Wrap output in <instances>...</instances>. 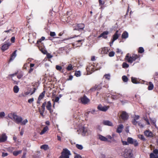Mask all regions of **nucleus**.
Segmentation results:
<instances>
[{"instance_id":"nucleus-1","label":"nucleus","mask_w":158,"mask_h":158,"mask_svg":"<svg viewBox=\"0 0 158 158\" xmlns=\"http://www.w3.org/2000/svg\"><path fill=\"white\" fill-rule=\"evenodd\" d=\"M8 117L17 124L20 123L21 125H25L28 122L27 119L23 120L22 118L17 115L16 114L10 113L8 114Z\"/></svg>"},{"instance_id":"nucleus-2","label":"nucleus","mask_w":158,"mask_h":158,"mask_svg":"<svg viewBox=\"0 0 158 158\" xmlns=\"http://www.w3.org/2000/svg\"><path fill=\"white\" fill-rule=\"evenodd\" d=\"M61 154L59 158H69V156L71 155L70 152L66 149H64Z\"/></svg>"},{"instance_id":"nucleus-3","label":"nucleus","mask_w":158,"mask_h":158,"mask_svg":"<svg viewBox=\"0 0 158 158\" xmlns=\"http://www.w3.org/2000/svg\"><path fill=\"white\" fill-rule=\"evenodd\" d=\"M124 152V156L125 158H131L132 157L133 154L132 151L131 149H126Z\"/></svg>"},{"instance_id":"nucleus-4","label":"nucleus","mask_w":158,"mask_h":158,"mask_svg":"<svg viewBox=\"0 0 158 158\" xmlns=\"http://www.w3.org/2000/svg\"><path fill=\"white\" fill-rule=\"evenodd\" d=\"M139 56L136 55H133L132 56L129 57L128 55H127L126 57L127 61L131 63L133 61H135L137 58H139Z\"/></svg>"},{"instance_id":"nucleus-5","label":"nucleus","mask_w":158,"mask_h":158,"mask_svg":"<svg viewBox=\"0 0 158 158\" xmlns=\"http://www.w3.org/2000/svg\"><path fill=\"white\" fill-rule=\"evenodd\" d=\"M118 31H117L113 35V39L112 41L110 42V46H111V44H113L114 42L117 40L119 34H118Z\"/></svg>"},{"instance_id":"nucleus-6","label":"nucleus","mask_w":158,"mask_h":158,"mask_svg":"<svg viewBox=\"0 0 158 158\" xmlns=\"http://www.w3.org/2000/svg\"><path fill=\"white\" fill-rule=\"evenodd\" d=\"M109 107H110L109 106H102V105H100L98 106V109L100 110L103 111H106L108 109Z\"/></svg>"},{"instance_id":"nucleus-7","label":"nucleus","mask_w":158,"mask_h":158,"mask_svg":"<svg viewBox=\"0 0 158 158\" xmlns=\"http://www.w3.org/2000/svg\"><path fill=\"white\" fill-rule=\"evenodd\" d=\"M81 102L84 104H87L89 101V100L85 96H84L81 98Z\"/></svg>"},{"instance_id":"nucleus-8","label":"nucleus","mask_w":158,"mask_h":158,"mask_svg":"<svg viewBox=\"0 0 158 158\" xmlns=\"http://www.w3.org/2000/svg\"><path fill=\"white\" fill-rule=\"evenodd\" d=\"M85 27V25L83 24H80L77 25V26L76 27L74 28V30H78L83 29Z\"/></svg>"},{"instance_id":"nucleus-9","label":"nucleus","mask_w":158,"mask_h":158,"mask_svg":"<svg viewBox=\"0 0 158 158\" xmlns=\"http://www.w3.org/2000/svg\"><path fill=\"white\" fill-rule=\"evenodd\" d=\"M120 117L123 120H127L128 118V115L125 112L123 111L121 114Z\"/></svg>"},{"instance_id":"nucleus-10","label":"nucleus","mask_w":158,"mask_h":158,"mask_svg":"<svg viewBox=\"0 0 158 158\" xmlns=\"http://www.w3.org/2000/svg\"><path fill=\"white\" fill-rule=\"evenodd\" d=\"M145 135L147 137H152L153 135L152 132L149 130H146L144 132Z\"/></svg>"},{"instance_id":"nucleus-11","label":"nucleus","mask_w":158,"mask_h":158,"mask_svg":"<svg viewBox=\"0 0 158 158\" xmlns=\"http://www.w3.org/2000/svg\"><path fill=\"white\" fill-rule=\"evenodd\" d=\"M7 138V137L5 134H3L0 136V143L3 142L5 141Z\"/></svg>"},{"instance_id":"nucleus-12","label":"nucleus","mask_w":158,"mask_h":158,"mask_svg":"<svg viewBox=\"0 0 158 158\" xmlns=\"http://www.w3.org/2000/svg\"><path fill=\"white\" fill-rule=\"evenodd\" d=\"M82 131V135L83 136L85 135L87 133V128L85 127H82L80 129Z\"/></svg>"},{"instance_id":"nucleus-13","label":"nucleus","mask_w":158,"mask_h":158,"mask_svg":"<svg viewBox=\"0 0 158 158\" xmlns=\"http://www.w3.org/2000/svg\"><path fill=\"white\" fill-rule=\"evenodd\" d=\"M98 138L99 139H100V140L104 141H108V142H111V141H110L109 140H108L107 139L104 137L103 136L101 135H98Z\"/></svg>"},{"instance_id":"nucleus-14","label":"nucleus","mask_w":158,"mask_h":158,"mask_svg":"<svg viewBox=\"0 0 158 158\" xmlns=\"http://www.w3.org/2000/svg\"><path fill=\"white\" fill-rule=\"evenodd\" d=\"M108 33L109 32L108 31H105L102 33L98 37L100 38L101 37H103L104 39H106L107 38L106 35H107Z\"/></svg>"},{"instance_id":"nucleus-15","label":"nucleus","mask_w":158,"mask_h":158,"mask_svg":"<svg viewBox=\"0 0 158 158\" xmlns=\"http://www.w3.org/2000/svg\"><path fill=\"white\" fill-rule=\"evenodd\" d=\"M139 118V115H135L134 118L133 120L132 121L133 124L134 125H137L138 122L136 121V120L138 119Z\"/></svg>"},{"instance_id":"nucleus-16","label":"nucleus","mask_w":158,"mask_h":158,"mask_svg":"<svg viewBox=\"0 0 158 158\" xmlns=\"http://www.w3.org/2000/svg\"><path fill=\"white\" fill-rule=\"evenodd\" d=\"M123 128V126L122 124H120L118 126L117 130V132L118 133H121L122 132V129Z\"/></svg>"},{"instance_id":"nucleus-17","label":"nucleus","mask_w":158,"mask_h":158,"mask_svg":"<svg viewBox=\"0 0 158 158\" xmlns=\"http://www.w3.org/2000/svg\"><path fill=\"white\" fill-rule=\"evenodd\" d=\"M10 44L8 43V44H5L3 45L2 46V50L5 51L9 47V46L10 45Z\"/></svg>"},{"instance_id":"nucleus-18","label":"nucleus","mask_w":158,"mask_h":158,"mask_svg":"<svg viewBox=\"0 0 158 158\" xmlns=\"http://www.w3.org/2000/svg\"><path fill=\"white\" fill-rule=\"evenodd\" d=\"M46 107L47 109L50 111V112H51L52 105L50 101L48 102Z\"/></svg>"},{"instance_id":"nucleus-19","label":"nucleus","mask_w":158,"mask_h":158,"mask_svg":"<svg viewBox=\"0 0 158 158\" xmlns=\"http://www.w3.org/2000/svg\"><path fill=\"white\" fill-rule=\"evenodd\" d=\"M128 33L126 31H124L122 35V39H126L128 37Z\"/></svg>"},{"instance_id":"nucleus-20","label":"nucleus","mask_w":158,"mask_h":158,"mask_svg":"<svg viewBox=\"0 0 158 158\" xmlns=\"http://www.w3.org/2000/svg\"><path fill=\"white\" fill-rule=\"evenodd\" d=\"M22 152V150H19L17 151H14L13 152V155L15 156H17L20 154H21Z\"/></svg>"},{"instance_id":"nucleus-21","label":"nucleus","mask_w":158,"mask_h":158,"mask_svg":"<svg viewBox=\"0 0 158 158\" xmlns=\"http://www.w3.org/2000/svg\"><path fill=\"white\" fill-rule=\"evenodd\" d=\"M103 123L104 125L111 126L112 125V123L109 121H103Z\"/></svg>"},{"instance_id":"nucleus-22","label":"nucleus","mask_w":158,"mask_h":158,"mask_svg":"<svg viewBox=\"0 0 158 158\" xmlns=\"http://www.w3.org/2000/svg\"><path fill=\"white\" fill-rule=\"evenodd\" d=\"M45 93V91H44L42 93H41L39 96L38 99L39 100H41L44 96V95Z\"/></svg>"},{"instance_id":"nucleus-23","label":"nucleus","mask_w":158,"mask_h":158,"mask_svg":"<svg viewBox=\"0 0 158 158\" xmlns=\"http://www.w3.org/2000/svg\"><path fill=\"white\" fill-rule=\"evenodd\" d=\"M134 140L132 138L130 137H128L127 139V141L128 143L132 144L134 142Z\"/></svg>"},{"instance_id":"nucleus-24","label":"nucleus","mask_w":158,"mask_h":158,"mask_svg":"<svg viewBox=\"0 0 158 158\" xmlns=\"http://www.w3.org/2000/svg\"><path fill=\"white\" fill-rule=\"evenodd\" d=\"M48 129V127L47 126L45 127L42 131L40 133V134L42 135L44 134Z\"/></svg>"},{"instance_id":"nucleus-25","label":"nucleus","mask_w":158,"mask_h":158,"mask_svg":"<svg viewBox=\"0 0 158 158\" xmlns=\"http://www.w3.org/2000/svg\"><path fill=\"white\" fill-rule=\"evenodd\" d=\"M149 85L148 87V89L149 90H151L153 89L154 86L152 83L150 82H149Z\"/></svg>"},{"instance_id":"nucleus-26","label":"nucleus","mask_w":158,"mask_h":158,"mask_svg":"<svg viewBox=\"0 0 158 158\" xmlns=\"http://www.w3.org/2000/svg\"><path fill=\"white\" fill-rule=\"evenodd\" d=\"M14 91L15 93H17L19 90V88L17 85H15L13 88Z\"/></svg>"},{"instance_id":"nucleus-27","label":"nucleus","mask_w":158,"mask_h":158,"mask_svg":"<svg viewBox=\"0 0 158 158\" xmlns=\"http://www.w3.org/2000/svg\"><path fill=\"white\" fill-rule=\"evenodd\" d=\"M106 138L108 140H109L111 142H113L114 141V139L113 138H112L110 135H108L106 136Z\"/></svg>"},{"instance_id":"nucleus-28","label":"nucleus","mask_w":158,"mask_h":158,"mask_svg":"<svg viewBox=\"0 0 158 158\" xmlns=\"http://www.w3.org/2000/svg\"><path fill=\"white\" fill-rule=\"evenodd\" d=\"M40 148L41 149H43L45 150H46L48 149V145H44L41 146L40 147Z\"/></svg>"},{"instance_id":"nucleus-29","label":"nucleus","mask_w":158,"mask_h":158,"mask_svg":"<svg viewBox=\"0 0 158 158\" xmlns=\"http://www.w3.org/2000/svg\"><path fill=\"white\" fill-rule=\"evenodd\" d=\"M150 158H158L157 155H155L153 153H151L150 155Z\"/></svg>"},{"instance_id":"nucleus-30","label":"nucleus","mask_w":158,"mask_h":158,"mask_svg":"<svg viewBox=\"0 0 158 158\" xmlns=\"http://www.w3.org/2000/svg\"><path fill=\"white\" fill-rule=\"evenodd\" d=\"M16 51H17V50L13 52V53L12 54L11 56V58L10 59V60H9L10 61H11L13 60L12 57L13 56H16V55L15 53H16Z\"/></svg>"},{"instance_id":"nucleus-31","label":"nucleus","mask_w":158,"mask_h":158,"mask_svg":"<svg viewBox=\"0 0 158 158\" xmlns=\"http://www.w3.org/2000/svg\"><path fill=\"white\" fill-rule=\"evenodd\" d=\"M46 105V102H44L41 106V110H45V106Z\"/></svg>"},{"instance_id":"nucleus-32","label":"nucleus","mask_w":158,"mask_h":158,"mask_svg":"<svg viewBox=\"0 0 158 158\" xmlns=\"http://www.w3.org/2000/svg\"><path fill=\"white\" fill-rule=\"evenodd\" d=\"M122 79L123 81L125 82H127L128 80L127 77L125 76H123Z\"/></svg>"},{"instance_id":"nucleus-33","label":"nucleus","mask_w":158,"mask_h":158,"mask_svg":"<svg viewBox=\"0 0 158 158\" xmlns=\"http://www.w3.org/2000/svg\"><path fill=\"white\" fill-rule=\"evenodd\" d=\"M144 51L143 48L142 47H140L139 49L138 52L140 53H143Z\"/></svg>"},{"instance_id":"nucleus-34","label":"nucleus","mask_w":158,"mask_h":158,"mask_svg":"<svg viewBox=\"0 0 158 158\" xmlns=\"http://www.w3.org/2000/svg\"><path fill=\"white\" fill-rule=\"evenodd\" d=\"M59 100V98L58 97H56V98H55V99L54 100V99H52V100L54 102H58ZM54 105H53V106H54Z\"/></svg>"},{"instance_id":"nucleus-35","label":"nucleus","mask_w":158,"mask_h":158,"mask_svg":"<svg viewBox=\"0 0 158 158\" xmlns=\"http://www.w3.org/2000/svg\"><path fill=\"white\" fill-rule=\"evenodd\" d=\"M81 73L80 71H76L75 73V75L77 77H78L80 76Z\"/></svg>"},{"instance_id":"nucleus-36","label":"nucleus","mask_w":158,"mask_h":158,"mask_svg":"<svg viewBox=\"0 0 158 158\" xmlns=\"http://www.w3.org/2000/svg\"><path fill=\"white\" fill-rule=\"evenodd\" d=\"M76 147L78 149L81 150L83 149V147L81 145H79V144H76Z\"/></svg>"},{"instance_id":"nucleus-37","label":"nucleus","mask_w":158,"mask_h":158,"mask_svg":"<svg viewBox=\"0 0 158 158\" xmlns=\"http://www.w3.org/2000/svg\"><path fill=\"white\" fill-rule=\"evenodd\" d=\"M138 137L140 139L143 140H145V139L143 136V135H139L138 136Z\"/></svg>"},{"instance_id":"nucleus-38","label":"nucleus","mask_w":158,"mask_h":158,"mask_svg":"<svg viewBox=\"0 0 158 158\" xmlns=\"http://www.w3.org/2000/svg\"><path fill=\"white\" fill-rule=\"evenodd\" d=\"M123 67L124 68H128L129 67V65L126 63H123Z\"/></svg>"},{"instance_id":"nucleus-39","label":"nucleus","mask_w":158,"mask_h":158,"mask_svg":"<svg viewBox=\"0 0 158 158\" xmlns=\"http://www.w3.org/2000/svg\"><path fill=\"white\" fill-rule=\"evenodd\" d=\"M5 115V114L4 112H0V118H3L4 117Z\"/></svg>"},{"instance_id":"nucleus-40","label":"nucleus","mask_w":158,"mask_h":158,"mask_svg":"<svg viewBox=\"0 0 158 158\" xmlns=\"http://www.w3.org/2000/svg\"><path fill=\"white\" fill-rule=\"evenodd\" d=\"M72 69V66L71 64H70L69 65L67 68V69L68 70H71Z\"/></svg>"},{"instance_id":"nucleus-41","label":"nucleus","mask_w":158,"mask_h":158,"mask_svg":"<svg viewBox=\"0 0 158 158\" xmlns=\"http://www.w3.org/2000/svg\"><path fill=\"white\" fill-rule=\"evenodd\" d=\"M105 78L109 80L110 79V75L109 74H106L104 75Z\"/></svg>"},{"instance_id":"nucleus-42","label":"nucleus","mask_w":158,"mask_h":158,"mask_svg":"<svg viewBox=\"0 0 158 158\" xmlns=\"http://www.w3.org/2000/svg\"><path fill=\"white\" fill-rule=\"evenodd\" d=\"M114 55V53L113 52H110L109 53V56L110 57L113 56Z\"/></svg>"},{"instance_id":"nucleus-43","label":"nucleus","mask_w":158,"mask_h":158,"mask_svg":"<svg viewBox=\"0 0 158 158\" xmlns=\"http://www.w3.org/2000/svg\"><path fill=\"white\" fill-rule=\"evenodd\" d=\"M56 69L58 70H60L62 69V67L59 65H56Z\"/></svg>"},{"instance_id":"nucleus-44","label":"nucleus","mask_w":158,"mask_h":158,"mask_svg":"<svg viewBox=\"0 0 158 158\" xmlns=\"http://www.w3.org/2000/svg\"><path fill=\"white\" fill-rule=\"evenodd\" d=\"M131 81L134 83H137V82L135 79L133 77L131 78Z\"/></svg>"},{"instance_id":"nucleus-45","label":"nucleus","mask_w":158,"mask_h":158,"mask_svg":"<svg viewBox=\"0 0 158 158\" xmlns=\"http://www.w3.org/2000/svg\"><path fill=\"white\" fill-rule=\"evenodd\" d=\"M132 144H134L135 146H136L138 145V143L137 140H134Z\"/></svg>"},{"instance_id":"nucleus-46","label":"nucleus","mask_w":158,"mask_h":158,"mask_svg":"<svg viewBox=\"0 0 158 158\" xmlns=\"http://www.w3.org/2000/svg\"><path fill=\"white\" fill-rule=\"evenodd\" d=\"M50 35L51 36H54L56 35V33L54 32H50Z\"/></svg>"},{"instance_id":"nucleus-47","label":"nucleus","mask_w":158,"mask_h":158,"mask_svg":"<svg viewBox=\"0 0 158 158\" xmlns=\"http://www.w3.org/2000/svg\"><path fill=\"white\" fill-rule=\"evenodd\" d=\"M34 101V99L33 98H31L29 99L28 100V102L30 103H32Z\"/></svg>"},{"instance_id":"nucleus-48","label":"nucleus","mask_w":158,"mask_h":158,"mask_svg":"<svg viewBox=\"0 0 158 158\" xmlns=\"http://www.w3.org/2000/svg\"><path fill=\"white\" fill-rule=\"evenodd\" d=\"M137 124H138V125L141 127H144L143 125H142L140 123H139V122H138V123H137Z\"/></svg>"},{"instance_id":"nucleus-49","label":"nucleus","mask_w":158,"mask_h":158,"mask_svg":"<svg viewBox=\"0 0 158 158\" xmlns=\"http://www.w3.org/2000/svg\"><path fill=\"white\" fill-rule=\"evenodd\" d=\"M8 155V154L7 153H4V152H2V156L4 157L5 156H7Z\"/></svg>"},{"instance_id":"nucleus-50","label":"nucleus","mask_w":158,"mask_h":158,"mask_svg":"<svg viewBox=\"0 0 158 158\" xmlns=\"http://www.w3.org/2000/svg\"><path fill=\"white\" fill-rule=\"evenodd\" d=\"M45 110H42L41 109V110L39 109V111L40 112V114L42 116H43V114Z\"/></svg>"},{"instance_id":"nucleus-51","label":"nucleus","mask_w":158,"mask_h":158,"mask_svg":"<svg viewBox=\"0 0 158 158\" xmlns=\"http://www.w3.org/2000/svg\"><path fill=\"white\" fill-rule=\"evenodd\" d=\"M153 152L154 154L156 155L158 154V150L156 149H155L153 150Z\"/></svg>"},{"instance_id":"nucleus-52","label":"nucleus","mask_w":158,"mask_h":158,"mask_svg":"<svg viewBox=\"0 0 158 158\" xmlns=\"http://www.w3.org/2000/svg\"><path fill=\"white\" fill-rule=\"evenodd\" d=\"M99 3L100 5H103L104 4V2L102 0H99Z\"/></svg>"},{"instance_id":"nucleus-53","label":"nucleus","mask_w":158,"mask_h":158,"mask_svg":"<svg viewBox=\"0 0 158 158\" xmlns=\"http://www.w3.org/2000/svg\"><path fill=\"white\" fill-rule=\"evenodd\" d=\"M47 56L48 58H51L52 57V56L49 53L47 54Z\"/></svg>"},{"instance_id":"nucleus-54","label":"nucleus","mask_w":158,"mask_h":158,"mask_svg":"<svg viewBox=\"0 0 158 158\" xmlns=\"http://www.w3.org/2000/svg\"><path fill=\"white\" fill-rule=\"evenodd\" d=\"M122 142L123 145H128V142L126 141H122Z\"/></svg>"},{"instance_id":"nucleus-55","label":"nucleus","mask_w":158,"mask_h":158,"mask_svg":"<svg viewBox=\"0 0 158 158\" xmlns=\"http://www.w3.org/2000/svg\"><path fill=\"white\" fill-rule=\"evenodd\" d=\"M151 120L152 122V123L153 124H155L156 122V121L155 119L152 120L151 119Z\"/></svg>"},{"instance_id":"nucleus-56","label":"nucleus","mask_w":158,"mask_h":158,"mask_svg":"<svg viewBox=\"0 0 158 158\" xmlns=\"http://www.w3.org/2000/svg\"><path fill=\"white\" fill-rule=\"evenodd\" d=\"M15 40V37H12L11 39V41L12 42H14Z\"/></svg>"},{"instance_id":"nucleus-57","label":"nucleus","mask_w":158,"mask_h":158,"mask_svg":"<svg viewBox=\"0 0 158 158\" xmlns=\"http://www.w3.org/2000/svg\"><path fill=\"white\" fill-rule=\"evenodd\" d=\"M33 69L32 68H31L30 69V70L28 72V73H31L32 72V71H33Z\"/></svg>"},{"instance_id":"nucleus-58","label":"nucleus","mask_w":158,"mask_h":158,"mask_svg":"<svg viewBox=\"0 0 158 158\" xmlns=\"http://www.w3.org/2000/svg\"><path fill=\"white\" fill-rule=\"evenodd\" d=\"M26 153H23V156H22L21 158H26Z\"/></svg>"},{"instance_id":"nucleus-59","label":"nucleus","mask_w":158,"mask_h":158,"mask_svg":"<svg viewBox=\"0 0 158 158\" xmlns=\"http://www.w3.org/2000/svg\"><path fill=\"white\" fill-rule=\"evenodd\" d=\"M33 91L31 93V95H32L35 91L36 90V89L35 88H33Z\"/></svg>"},{"instance_id":"nucleus-60","label":"nucleus","mask_w":158,"mask_h":158,"mask_svg":"<svg viewBox=\"0 0 158 158\" xmlns=\"http://www.w3.org/2000/svg\"><path fill=\"white\" fill-rule=\"evenodd\" d=\"M23 132H24L23 130V129H21V131L20 132V135H22L23 134Z\"/></svg>"},{"instance_id":"nucleus-61","label":"nucleus","mask_w":158,"mask_h":158,"mask_svg":"<svg viewBox=\"0 0 158 158\" xmlns=\"http://www.w3.org/2000/svg\"><path fill=\"white\" fill-rule=\"evenodd\" d=\"M145 120L146 121V122L147 123L148 125L150 124L148 120V119H146V118L145 119Z\"/></svg>"},{"instance_id":"nucleus-62","label":"nucleus","mask_w":158,"mask_h":158,"mask_svg":"<svg viewBox=\"0 0 158 158\" xmlns=\"http://www.w3.org/2000/svg\"><path fill=\"white\" fill-rule=\"evenodd\" d=\"M57 139L58 140H59V141H61V137H60V136L58 135L57 136Z\"/></svg>"},{"instance_id":"nucleus-63","label":"nucleus","mask_w":158,"mask_h":158,"mask_svg":"<svg viewBox=\"0 0 158 158\" xmlns=\"http://www.w3.org/2000/svg\"><path fill=\"white\" fill-rule=\"evenodd\" d=\"M35 64H30V67L31 68H32L34 66Z\"/></svg>"},{"instance_id":"nucleus-64","label":"nucleus","mask_w":158,"mask_h":158,"mask_svg":"<svg viewBox=\"0 0 158 158\" xmlns=\"http://www.w3.org/2000/svg\"><path fill=\"white\" fill-rule=\"evenodd\" d=\"M80 156L79 155H77L75 156L74 158H80Z\"/></svg>"}]
</instances>
